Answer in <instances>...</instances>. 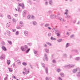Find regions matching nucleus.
<instances>
[{"label": "nucleus", "mask_w": 80, "mask_h": 80, "mask_svg": "<svg viewBox=\"0 0 80 80\" xmlns=\"http://www.w3.org/2000/svg\"><path fill=\"white\" fill-rule=\"evenodd\" d=\"M24 47L25 48H24L23 47H22L21 48V49L23 52L25 51V50H27V49L28 48V46L26 45H25Z\"/></svg>", "instance_id": "f257e3e1"}, {"label": "nucleus", "mask_w": 80, "mask_h": 80, "mask_svg": "<svg viewBox=\"0 0 80 80\" xmlns=\"http://www.w3.org/2000/svg\"><path fill=\"white\" fill-rule=\"evenodd\" d=\"M75 66V65L74 64H69L68 65H66L65 66H64L65 68L66 67H68V68H73Z\"/></svg>", "instance_id": "f03ea898"}, {"label": "nucleus", "mask_w": 80, "mask_h": 80, "mask_svg": "<svg viewBox=\"0 0 80 80\" xmlns=\"http://www.w3.org/2000/svg\"><path fill=\"white\" fill-rule=\"evenodd\" d=\"M78 70L80 71V68H78L76 69H74L72 70V72L73 73H75L76 72H77Z\"/></svg>", "instance_id": "7ed1b4c3"}, {"label": "nucleus", "mask_w": 80, "mask_h": 80, "mask_svg": "<svg viewBox=\"0 0 80 80\" xmlns=\"http://www.w3.org/2000/svg\"><path fill=\"white\" fill-rule=\"evenodd\" d=\"M44 61H48V58H47V55L46 54H44V57L43 58Z\"/></svg>", "instance_id": "20e7f679"}, {"label": "nucleus", "mask_w": 80, "mask_h": 80, "mask_svg": "<svg viewBox=\"0 0 80 80\" xmlns=\"http://www.w3.org/2000/svg\"><path fill=\"white\" fill-rule=\"evenodd\" d=\"M18 12H20V7H21V6H22V4H21V3H18Z\"/></svg>", "instance_id": "39448f33"}, {"label": "nucleus", "mask_w": 80, "mask_h": 80, "mask_svg": "<svg viewBox=\"0 0 80 80\" xmlns=\"http://www.w3.org/2000/svg\"><path fill=\"white\" fill-rule=\"evenodd\" d=\"M4 58H5V56L4 54H2L0 57V59L1 60H3Z\"/></svg>", "instance_id": "423d86ee"}, {"label": "nucleus", "mask_w": 80, "mask_h": 80, "mask_svg": "<svg viewBox=\"0 0 80 80\" xmlns=\"http://www.w3.org/2000/svg\"><path fill=\"white\" fill-rule=\"evenodd\" d=\"M49 3L50 5H52L53 3V0H48Z\"/></svg>", "instance_id": "0eeeda50"}, {"label": "nucleus", "mask_w": 80, "mask_h": 80, "mask_svg": "<svg viewBox=\"0 0 80 80\" xmlns=\"http://www.w3.org/2000/svg\"><path fill=\"white\" fill-rule=\"evenodd\" d=\"M15 61L16 62H18V64H19V65H20V64H21V61H20L19 59H17L15 60Z\"/></svg>", "instance_id": "6e6552de"}, {"label": "nucleus", "mask_w": 80, "mask_h": 80, "mask_svg": "<svg viewBox=\"0 0 80 80\" xmlns=\"http://www.w3.org/2000/svg\"><path fill=\"white\" fill-rule=\"evenodd\" d=\"M24 33L26 37H28V32L27 31H25L24 32Z\"/></svg>", "instance_id": "1a4fd4ad"}, {"label": "nucleus", "mask_w": 80, "mask_h": 80, "mask_svg": "<svg viewBox=\"0 0 80 80\" xmlns=\"http://www.w3.org/2000/svg\"><path fill=\"white\" fill-rule=\"evenodd\" d=\"M34 54H35V56H36V57H38L39 55L38 53H37V51H34Z\"/></svg>", "instance_id": "9d476101"}, {"label": "nucleus", "mask_w": 80, "mask_h": 80, "mask_svg": "<svg viewBox=\"0 0 80 80\" xmlns=\"http://www.w3.org/2000/svg\"><path fill=\"white\" fill-rule=\"evenodd\" d=\"M23 25H24L23 22H20V26L21 27H23Z\"/></svg>", "instance_id": "9b49d317"}, {"label": "nucleus", "mask_w": 80, "mask_h": 80, "mask_svg": "<svg viewBox=\"0 0 80 80\" xmlns=\"http://www.w3.org/2000/svg\"><path fill=\"white\" fill-rule=\"evenodd\" d=\"M26 14V11L24 10L23 11V17H25Z\"/></svg>", "instance_id": "f8f14e48"}, {"label": "nucleus", "mask_w": 80, "mask_h": 80, "mask_svg": "<svg viewBox=\"0 0 80 80\" xmlns=\"http://www.w3.org/2000/svg\"><path fill=\"white\" fill-rule=\"evenodd\" d=\"M32 24L33 25H36L37 24V23L36 21H32Z\"/></svg>", "instance_id": "ddd939ff"}, {"label": "nucleus", "mask_w": 80, "mask_h": 80, "mask_svg": "<svg viewBox=\"0 0 80 80\" xmlns=\"http://www.w3.org/2000/svg\"><path fill=\"white\" fill-rule=\"evenodd\" d=\"M55 17V16L54 15H52L50 16V18H52V19L54 18Z\"/></svg>", "instance_id": "4468645a"}, {"label": "nucleus", "mask_w": 80, "mask_h": 80, "mask_svg": "<svg viewBox=\"0 0 80 80\" xmlns=\"http://www.w3.org/2000/svg\"><path fill=\"white\" fill-rule=\"evenodd\" d=\"M2 49L4 50V51H7V48L4 46H2Z\"/></svg>", "instance_id": "2eb2a0df"}, {"label": "nucleus", "mask_w": 80, "mask_h": 80, "mask_svg": "<svg viewBox=\"0 0 80 80\" xmlns=\"http://www.w3.org/2000/svg\"><path fill=\"white\" fill-rule=\"evenodd\" d=\"M70 45V43H67L66 45V48H67Z\"/></svg>", "instance_id": "dca6fc26"}, {"label": "nucleus", "mask_w": 80, "mask_h": 80, "mask_svg": "<svg viewBox=\"0 0 80 80\" xmlns=\"http://www.w3.org/2000/svg\"><path fill=\"white\" fill-rule=\"evenodd\" d=\"M65 12L64 13L65 15H68V10L67 9L65 10Z\"/></svg>", "instance_id": "f3484780"}, {"label": "nucleus", "mask_w": 80, "mask_h": 80, "mask_svg": "<svg viewBox=\"0 0 80 80\" xmlns=\"http://www.w3.org/2000/svg\"><path fill=\"white\" fill-rule=\"evenodd\" d=\"M60 75L62 77H64V74H63V72L60 73Z\"/></svg>", "instance_id": "a211bd4d"}, {"label": "nucleus", "mask_w": 80, "mask_h": 80, "mask_svg": "<svg viewBox=\"0 0 80 80\" xmlns=\"http://www.w3.org/2000/svg\"><path fill=\"white\" fill-rule=\"evenodd\" d=\"M51 40H56V38H53V37H51Z\"/></svg>", "instance_id": "6ab92c4d"}, {"label": "nucleus", "mask_w": 80, "mask_h": 80, "mask_svg": "<svg viewBox=\"0 0 80 80\" xmlns=\"http://www.w3.org/2000/svg\"><path fill=\"white\" fill-rule=\"evenodd\" d=\"M62 40H63L62 39H59L57 40V41L58 42H62Z\"/></svg>", "instance_id": "aec40b11"}, {"label": "nucleus", "mask_w": 80, "mask_h": 80, "mask_svg": "<svg viewBox=\"0 0 80 80\" xmlns=\"http://www.w3.org/2000/svg\"><path fill=\"white\" fill-rule=\"evenodd\" d=\"M80 72H78L77 73V75L78 77H80Z\"/></svg>", "instance_id": "412c9836"}, {"label": "nucleus", "mask_w": 80, "mask_h": 80, "mask_svg": "<svg viewBox=\"0 0 80 80\" xmlns=\"http://www.w3.org/2000/svg\"><path fill=\"white\" fill-rule=\"evenodd\" d=\"M45 51L47 53H48V49L47 48H45L44 49Z\"/></svg>", "instance_id": "4be33fe9"}, {"label": "nucleus", "mask_w": 80, "mask_h": 80, "mask_svg": "<svg viewBox=\"0 0 80 80\" xmlns=\"http://www.w3.org/2000/svg\"><path fill=\"white\" fill-rule=\"evenodd\" d=\"M59 19L61 21H62V22H65V21L64 20V19H62V18H59Z\"/></svg>", "instance_id": "5701e85b"}, {"label": "nucleus", "mask_w": 80, "mask_h": 80, "mask_svg": "<svg viewBox=\"0 0 80 80\" xmlns=\"http://www.w3.org/2000/svg\"><path fill=\"white\" fill-rule=\"evenodd\" d=\"M45 71H46V73H47V74H48V68H45Z\"/></svg>", "instance_id": "b1692460"}, {"label": "nucleus", "mask_w": 80, "mask_h": 80, "mask_svg": "<svg viewBox=\"0 0 80 80\" xmlns=\"http://www.w3.org/2000/svg\"><path fill=\"white\" fill-rule=\"evenodd\" d=\"M7 63L8 65H10V61L9 60H7Z\"/></svg>", "instance_id": "393cba45"}, {"label": "nucleus", "mask_w": 80, "mask_h": 80, "mask_svg": "<svg viewBox=\"0 0 80 80\" xmlns=\"http://www.w3.org/2000/svg\"><path fill=\"white\" fill-rule=\"evenodd\" d=\"M49 25H50V24H49L47 23L44 26V27H48Z\"/></svg>", "instance_id": "a878e982"}, {"label": "nucleus", "mask_w": 80, "mask_h": 80, "mask_svg": "<svg viewBox=\"0 0 80 80\" xmlns=\"http://www.w3.org/2000/svg\"><path fill=\"white\" fill-rule=\"evenodd\" d=\"M8 42L10 44V45H12V41H8Z\"/></svg>", "instance_id": "bb28decb"}, {"label": "nucleus", "mask_w": 80, "mask_h": 80, "mask_svg": "<svg viewBox=\"0 0 80 80\" xmlns=\"http://www.w3.org/2000/svg\"><path fill=\"white\" fill-rule=\"evenodd\" d=\"M56 32V33H60V31L59 30H55Z\"/></svg>", "instance_id": "cd10ccee"}, {"label": "nucleus", "mask_w": 80, "mask_h": 80, "mask_svg": "<svg viewBox=\"0 0 80 80\" xmlns=\"http://www.w3.org/2000/svg\"><path fill=\"white\" fill-rule=\"evenodd\" d=\"M46 43L48 45H49V46H52V44L50 43V42H46Z\"/></svg>", "instance_id": "c85d7f7f"}, {"label": "nucleus", "mask_w": 80, "mask_h": 80, "mask_svg": "<svg viewBox=\"0 0 80 80\" xmlns=\"http://www.w3.org/2000/svg\"><path fill=\"white\" fill-rule=\"evenodd\" d=\"M41 65L43 67V68H45V64L43 63H41Z\"/></svg>", "instance_id": "c756f323"}, {"label": "nucleus", "mask_w": 80, "mask_h": 80, "mask_svg": "<svg viewBox=\"0 0 80 80\" xmlns=\"http://www.w3.org/2000/svg\"><path fill=\"white\" fill-rule=\"evenodd\" d=\"M22 64L23 65H24V66H26V65H27V63L25 62H23L22 63Z\"/></svg>", "instance_id": "7c9ffc66"}, {"label": "nucleus", "mask_w": 80, "mask_h": 80, "mask_svg": "<svg viewBox=\"0 0 80 80\" xmlns=\"http://www.w3.org/2000/svg\"><path fill=\"white\" fill-rule=\"evenodd\" d=\"M80 59V57H77L75 58L76 60H79Z\"/></svg>", "instance_id": "2f4dec72"}, {"label": "nucleus", "mask_w": 80, "mask_h": 80, "mask_svg": "<svg viewBox=\"0 0 80 80\" xmlns=\"http://www.w3.org/2000/svg\"><path fill=\"white\" fill-rule=\"evenodd\" d=\"M7 17H8V19H11V16H10V15H8Z\"/></svg>", "instance_id": "473e14b6"}, {"label": "nucleus", "mask_w": 80, "mask_h": 80, "mask_svg": "<svg viewBox=\"0 0 80 80\" xmlns=\"http://www.w3.org/2000/svg\"><path fill=\"white\" fill-rule=\"evenodd\" d=\"M30 48L28 49H27L26 52V53H28V52H29V51H30Z\"/></svg>", "instance_id": "72a5a7b5"}, {"label": "nucleus", "mask_w": 80, "mask_h": 80, "mask_svg": "<svg viewBox=\"0 0 80 80\" xmlns=\"http://www.w3.org/2000/svg\"><path fill=\"white\" fill-rule=\"evenodd\" d=\"M10 24H8V23H7L6 25V26L8 28V27H10Z\"/></svg>", "instance_id": "f704fd0d"}, {"label": "nucleus", "mask_w": 80, "mask_h": 80, "mask_svg": "<svg viewBox=\"0 0 80 80\" xmlns=\"http://www.w3.org/2000/svg\"><path fill=\"white\" fill-rule=\"evenodd\" d=\"M8 70H9V71L11 72L13 71V70H12V69H11L10 68H8Z\"/></svg>", "instance_id": "c9c22d12"}, {"label": "nucleus", "mask_w": 80, "mask_h": 80, "mask_svg": "<svg viewBox=\"0 0 80 80\" xmlns=\"http://www.w3.org/2000/svg\"><path fill=\"white\" fill-rule=\"evenodd\" d=\"M12 21L13 22H14V23H16V21L15 20V19L14 18L13 19Z\"/></svg>", "instance_id": "e433bc0d"}, {"label": "nucleus", "mask_w": 80, "mask_h": 80, "mask_svg": "<svg viewBox=\"0 0 80 80\" xmlns=\"http://www.w3.org/2000/svg\"><path fill=\"white\" fill-rule=\"evenodd\" d=\"M31 18H32V19H35V16L33 15H32V16H31Z\"/></svg>", "instance_id": "4c0bfd02"}, {"label": "nucleus", "mask_w": 80, "mask_h": 80, "mask_svg": "<svg viewBox=\"0 0 80 80\" xmlns=\"http://www.w3.org/2000/svg\"><path fill=\"white\" fill-rule=\"evenodd\" d=\"M57 72H61V69H58L57 70Z\"/></svg>", "instance_id": "58836bf2"}, {"label": "nucleus", "mask_w": 80, "mask_h": 80, "mask_svg": "<svg viewBox=\"0 0 80 80\" xmlns=\"http://www.w3.org/2000/svg\"><path fill=\"white\" fill-rule=\"evenodd\" d=\"M56 34H57V35L58 37H60V34H59L58 33H56Z\"/></svg>", "instance_id": "ea45409f"}, {"label": "nucleus", "mask_w": 80, "mask_h": 80, "mask_svg": "<svg viewBox=\"0 0 80 80\" xmlns=\"http://www.w3.org/2000/svg\"><path fill=\"white\" fill-rule=\"evenodd\" d=\"M48 2L47 1H46L45 2V5H46V6H47V5H48Z\"/></svg>", "instance_id": "a19ab883"}, {"label": "nucleus", "mask_w": 80, "mask_h": 80, "mask_svg": "<svg viewBox=\"0 0 80 80\" xmlns=\"http://www.w3.org/2000/svg\"><path fill=\"white\" fill-rule=\"evenodd\" d=\"M63 57H67V54H63Z\"/></svg>", "instance_id": "79ce46f5"}, {"label": "nucleus", "mask_w": 80, "mask_h": 80, "mask_svg": "<svg viewBox=\"0 0 80 80\" xmlns=\"http://www.w3.org/2000/svg\"><path fill=\"white\" fill-rule=\"evenodd\" d=\"M49 14H51L52 13V11H49L48 12Z\"/></svg>", "instance_id": "37998d69"}, {"label": "nucleus", "mask_w": 80, "mask_h": 80, "mask_svg": "<svg viewBox=\"0 0 80 80\" xmlns=\"http://www.w3.org/2000/svg\"><path fill=\"white\" fill-rule=\"evenodd\" d=\"M15 34L16 35H18V31H16V32Z\"/></svg>", "instance_id": "c03bdc74"}, {"label": "nucleus", "mask_w": 80, "mask_h": 80, "mask_svg": "<svg viewBox=\"0 0 80 80\" xmlns=\"http://www.w3.org/2000/svg\"><path fill=\"white\" fill-rule=\"evenodd\" d=\"M21 7H22V8H24V4H22Z\"/></svg>", "instance_id": "a18cd8bd"}, {"label": "nucleus", "mask_w": 80, "mask_h": 80, "mask_svg": "<svg viewBox=\"0 0 80 80\" xmlns=\"http://www.w3.org/2000/svg\"><path fill=\"white\" fill-rule=\"evenodd\" d=\"M29 2L30 3V5H32V3L30 0H29Z\"/></svg>", "instance_id": "49530a36"}, {"label": "nucleus", "mask_w": 80, "mask_h": 80, "mask_svg": "<svg viewBox=\"0 0 80 80\" xmlns=\"http://www.w3.org/2000/svg\"><path fill=\"white\" fill-rule=\"evenodd\" d=\"M67 18H70V16H69V15H67Z\"/></svg>", "instance_id": "de8ad7c7"}, {"label": "nucleus", "mask_w": 80, "mask_h": 80, "mask_svg": "<svg viewBox=\"0 0 80 80\" xmlns=\"http://www.w3.org/2000/svg\"><path fill=\"white\" fill-rule=\"evenodd\" d=\"M0 17H3V15L1 13H0Z\"/></svg>", "instance_id": "09e8293b"}, {"label": "nucleus", "mask_w": 80, "mask_h": 80, "mask_svg": "<svg viewBox=\"0 0 80 80\" xmlns=\"http://www.w3.org/2000/svg\"><path fill=\"white\" fill-rule=\"evenodd\" d=\"M43 45L44 47H47V44H44Z\"/></svg>", "instance_id": "8fccbe9b"}, {"label": "nucleus", "mask_w": 80, "mask_h": 80, "mask_svg": "<svg viewBox=\"0 0 80 80\" xmlns=\"http://www.w3.org/2000/svg\"><path fill=\"white\" fill-rule=\"evenodd\" d=\"M12 31L13 32H15V31H16V29H12Z\"/></svg>", "instance_id": "3c124183"}, {"label": "nucleus", "mask_w": 80, "mask_h": 80, "mask_svg": "<svg viewBox=\"0 0 80 80\" xmlns=\"http://www.w3.org/2000/svg\"><path fill=\"white\" fill-rule=\"evenodd\" d=\"M52 62L54 63H56V61H55V60L54 59L52 60Z\"/></svg>", "instance_id": "603ef678"}, {"label": "nucleus", "mask_w": 80, "mask_h": 80, "mask_svg": "<svg viewBox=\"0 0 80 80\" xmlns=\"http://www.w3.org/2000/svg\"><path fill=\"white\" fill-rule=\"evenodd\" d=\"M58 79L59 80H62V78L60 77H58Z\"/></svg>", "instance_id": "864d4df0"}, {"label": "nucleus", "mask_w": 80, "mask_h": 80, "mask_svg": "<svg viewBox=\"0 0 80 80\" xmlns=\"http://www.w3.org/2000/svg\"><path fill=\"white\" fill-rule=\"evenodd\" d=\"M33 1H36L37 2H39L40 0H33Z\"/></svg>", "instance_id": "5fc2aeb1"}, {"label": "nucleus", "mask_w": 80, "mask_h": 80, "mask_svg": "<svg viewBox=\"0 0 80 80\" xmlns=\"http://www.w3.org/2000/svg\"><path fill=\"white\" fill-rule=\"evenodd\" d=\"M24 72H27V69L26 68H24Z\"/></svg>", "instance_id": "6e6d98bb"}, {"label": "nucleus", "mask_w": 80, "mask_h": 80, "mask_svg": "<svg viewBox=\"0 0 80 80\" xmlns=\"http://www.w3.org/2000/svg\"><path fill=\"white\" fill-rule=\"evenodd\" d=\"M12 67H15V64L14 63L12 65Z\"/></svg>", "instance_id": "4d7b16f0"}, {"label": "nucleus", "mask_w": 80, "mask_h": 80, "mask_svg": "<svg viewBox=\"0 0 80 80\" xmlns=\"http://www.w3.org/2000/svg\"><path fill=\"white\" fill-rule=\"evenodd\" d=\"M17 28L18 29H21V27H17Z\"/></svg>", "instance_id": "13d9d810"}, {"label": "nucleus", "mask_w": 80, "mask_h": 80, "mask_svg": "<svg viewBox=\"0 0 80 80\" xmlns=\"http://www.w3.org/2000/svg\"><path fill=\"white\" fill-rule=\"evenodd\" d=\"M48 37H50L51 35V33H49L48 34Z\"/></svg>", "instance_id": "bf43d9fd"}, {"label": "nucleus", "mask_w": 80, "mask_h": 80, "mask_svg": "<svg viewBox=\"0 0 80 80\" xmlns=\"http://www.w3.org/2000/svg\"><path fill=\"white\" fill-rule=\"evenodd\" d=\"M45 80H49V79H48V78L46 77V78L45 79Z\"/></svg>", "instance_id": "052dcab7"}, {"label": "nucleus", "mask_w": 80, "mask_h": 80, "mask_svg": "<svg viewBox=\"0 0 80 80\" xmlns=\"http://www.w3.org/2000/svg\"><path fill=\"white\" fill-rule=\"evenodd\" d=\"M18 14H15L14 15V17H18Z\"/></svg>", "instance_id": "680f3d73"}, {"label": "nucleus", "mask_w": 80, "mask_h": 80, "mask_svg": "<svg viewBox=\"0 0 80 80\" xmlns=\"http://www.w3.org/2000/svg\"><path fill=\"white\" fill-rule=\"evenodd\" d=\"M7 79H8V78L7 77H5L4 78V80H8Z\"/></svg>", "instance_id": "e2e57ef3"}, {"label": "nucleus", "mask_w": 80, "mask_h": 80, "mask_svg": "<svg viewBox=\"0 0 80 80\" xmlns=\"http://www.w3.org/2000/svg\"><path fill=\"white\" fill-rule=\"evenodd\" d=\"M27 18H28V19H29V18H30V16H27Z\"/></svg>", "instance_id": "0e129e2a"}, {"label": "nucleus", "mask_w": 80, "mask_h": 80, "mask_svg": "<svg viewBox=\"0 0 80 80\" xmlns=\"http://www.w3.org/2000/svg\"><path fill=\"white\" fill-rule=\"evenodd\" d=\"M74 37V35H72L70 37L71 38H72V37Z\"/></svg>", "instance_id": "69168bd1"}, {"label": "nucleus", "mask_w": 80, "mask_h": 80, "mask_svg": "<svg viewBox=\"0 0 80 80\" xmlns=\"http://www.w3.org/2000/svg\"><path fill=\"white\" fill-rule=\"evenodd\" d=\"M28 44L29 46H31V45H32V43H28Z\"/></svg>", "instance_id": "338daca9"}, {"label": "nucleus", "mask_w": 80, "mask_h": 80, "mask_svg": "<svg viewBox=\"0 0 80 80\" xmlns=\"http://www.w3.org/2000/svg\"><path fill=\"white\" fill-rule=\"evenodd\" d=\"M44 25V23H42L40 24L41 26H43Z\"/></svg>", "instance_id": "774afa93"}]
</instances>
